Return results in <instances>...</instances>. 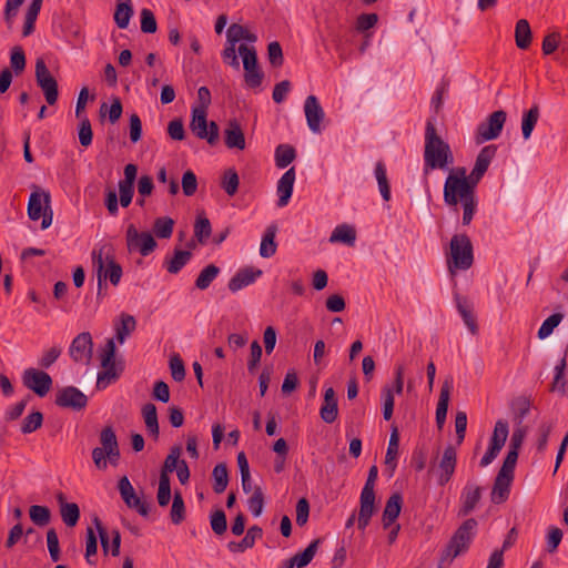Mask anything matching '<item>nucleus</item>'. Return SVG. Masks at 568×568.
<instances>
[{"mask_svg":"<svg viewBox=\"0 0 568 568\" xmlns=\"http://www.w3.org/2000/svg\"><path fill=\"white\" fill-rule=\"evenodd\" d=\"M136 322L132 315L123 314L121 325L116 327V339L123 343L125 338L135 329Z\"/></svg>","mask_w":568,"mask_h":568,"instance_id":"6e6d98bb","label":"nucleus"},{"mask_svg":"<svg viewBox=\"0 0 568 568\" xmlns=\"http://www.w3.org/2000/svg\"><path fill=\"white\" fill-rule=\"evenodd\" d=\"M262 275L261 270H253L252 267H246L240 270L229 282V290L233 293L242 290L243 287L255 282L257 277Z\"/></svg>","mask_w":568,"mask_h":568,"instance_id":"b1692460","label":"nucleus"},{"mask_svg":"<svg viewBox=\"0 0 568 568\" xmlns=\"http://www.w3.org/2000/svg\"><path fill=\"white\" fill-rule=\"evenodd\" d=\"M455 301L458 313L463 317L465 325L468 327L473 335H476L478 333V325L473 312L471 303L466 297L458 294L455 295Z\"/></svg>","mask_w":568,"mask_h":568,"instance_id":"a878e982","label":"nucleus"},{"mask_svg":"<svg viewBox=\"0 0 568 568\" xmlns=\"http://www.w3.org/2000/svg\"><path fill=\"white\" fill-rule=\"evenodd\" d=\"M80 120L79 130H78V136L79 142L82 146L88 148L92 143L93 132L91 122L88 119V116H83Z\"/></svg>","mask_w":568,"mask_h":568,"instance_id":"680f3d73","label":"nucleus"},{"mask_svg":"<svg viewBox=\"0 0 568 568\" xmlns=\"http://www.w3.org/2000/svg\"><path fill=\"white\" fill-rule=\"evenodd\" d=\"M125 241L129 252L138 251L142 256L151 254L158 245L150 232L140 233L134 224L128 225Z\"/></svg>","mask_w":568,"mask_h":568,"instance_id":"f8f14e48","label":"nucleus"},{"mask_svg":"<svg viewBox=\"0 0 568 568\" xmlns=\"http://www.w3.org/2000/svg\"><path fill=\"white\" fill-rule=\"evenodd\" d=\"M206 118L207 113L203 108H193L190 129L199 139L214 145L219 140V125L214 121L209 123Z\"/></svg>","mask_w":568,"mask_h":568,"instance_id":"6e6552de","label":"nucleus"},{"mask_svg":"<svg viewBox=\"0 0 568 568\" xmlns=\"http://www.w3.org/2000/svg\"><path fill=\"white\" fill-rule=\"evenodd\" d=\"M248 509L253 516L258 517L264 508V494L261 487H255L252 496L247 500Z\"/></svg>","mask_w":568,"mask_h":568,"instance_id":"69168bd1","label":"nucleus"},{"mask_svg":"<svg viewBox=\"0 0 568 568\" xmlns=\"http://www.w3.org/2000/svg\"><path fill=\"white\" fill-rule=\"evenodd\" d=\"M219 273L220 268L216 265L210 264L205 266L199 274L195 281V286L202 291L206 290L211 285V283L216 278Z\"/></svg>","mask_w":568,"mask_h":568,"instance_id":"a18cd8bd","label":"nucleus"},{"mask_svg":"<svg viewBox=\"0 0 568 568\" xmlns=\"http://www.w3.org/2000/svg\"><path fill=\"white\" fill-rule=\"evenodd\" d=\"M375 511V494L361 493L358 517L372 519Z\"/></svg>","mask_w":568,"mask_h":568,"instance_id":"864d4df0","label":"nucleus"},{"mask_svg":"<svg viewBox=\"0 0 568 568\" xmlns=\"http://www.w3.org/2000/svg\"><path fill=\"white\" fill-rule=\"evenodd\" d=\"M262 535H263V530L261 527H258L256 525L252 526L248 528L245 537H243V539L241 541H239V542L231 541V542H229L227 548L232 552H243L246 549L252 548L255 545V541L257 539L262 538Z\"/></svg>","mask_w":568,"mask_h":568,"instance_id":"cd10ccee","label":"nucleus"},{"mask_svg":"<svg viewBox=\"0 0 568 568\" xmlns=\"http://www.w3.org/2000/svg\"><path fill=\"white\" fill-rule=\"evenodd\" d=\"M277 232V226L275 224H271L267 226L261 242L260 246V255L262 257H271L276 253V242H275V235Z\"/></svg>","mask_w":568,"mask_h":568,"instance_id":"2f4dec72","label":"nucleus"},{"mask_svg":"<svg viewBox=\"0 0 568 568\" xmlns=\"http://www.w3.org/2000/svg\"><path fill=\"white\" fill-rule=\"evenodd\" d=\"M239 53L243 60V68L245 70V83L250 88L260 87L263 80V72L260 70L257 65V54L255 49L253 47L240 44Z\"/></svg>","mask_w":568,"mask_h":568,"instance_id":"4468645a","label":"nucleus"},{"mask_svg":"<svg viewBox=\"0 0 568 568\" xmlns=\"http://www.w3.org/2000/svg\"><path fill=\"white\" fill-rule=\"evenodd\" d=\"M474 262L473 244L466 234H455L449 244L447 267L450 274L456 270H468Z\"/></svg>","mask_w":568,"mask_h":568,"instance_id":"39448f33","label":"nucleus"},{"mask_svg":"<svg viewBox=\"0 0 568 568\" xmlns=\"http://www.w3.org/2000/svg\"><path fill=\"white\" fill-rule=\"evenodd\" d=\"M115 343L112 338L106 341L103 353L101 354V366L102 372L98 374L97 387L99 389L105 388L112 379H116L122 372V366L116 365L115 356Z\"/></svg>","mask_w":568,"mask_h":568,"instance_id":"0eeeda50","label":"nucleus"},{"mask_svg":"<svg viewBox=\"0 0 568 568\" xmlns=\"http://www.w3.org/2000/svg\"><path fill=\"white\" fill-rule=\"evenodd\" d=\"M509 434L508 423L504 419L496 422L489 445L503 449Z\"/></svg>","mask_w":568,"mask_h":568,"instance_id":"c03bdc74","label":"nucleus"},{"mask_svg":"<svg viewBox=\"0 0 568 568\" xmlns=\"http://www.w3.org/2000/svg\"><path fill=\"white\" fill-rule=\"evenodd\" d=\"M57 500L60 506V515L68 527H74L80 518V509L75 503H67L63 493L57 494Z\"/></svg>","mask_w":568,"mask_h":568,"instance_id":"393cba45","label":"nucleus"},{"mask_svg":"<svg viewBox=\"0 0 568 568\" xmlns=\"http://www.w3.org/2000/svg\"><path fill=\"white\" fill-rule=\"evenodd\" d=\"M267 58L272 67L280 68L283 65V50L277 41H273L267 45Z\"/></svg>","mask_w":568,"mask_h":568,"instance_id":"774afa93","label":"nucleus"},{"mask_svg":"<svg viewBox=\"0 0 568 568\" xmlns=\"http://www.w3.org/2000/svg\"><path fill=\"white\" fill-rule=\"evenodd\" d=\"M141 18V31L143 33H155L158 30V23L154 13L148 9L143 8L140 12Z\"/></svg>","mask_w":568,"mask_h":568,"instance_id":"0e129e2a","label":"nucleus"},{"mask_svg":"<svg viewBox=\"0 0 568 568\" xmlns=\"http://www.w3.org/2000/svg\"><path fill=\"white\" fill-rule=\"evenodd\" d=\"M450 390L452 383L449 381H445L440 389L439 399L436 408V424L439 429L443 428L446 420L450 398Z\"/></svg>","mask_w":568,"mask_h":568,"instance_id":"c85d7f7f","label":"nucleus"},{"mask_svg":"<svg viewBox=\"0 0 568 568\" xmlns=\"http://www.w3.org/2000/svg\"><path fill=\"white\" fill-rule=\"evenodd\" d=\"M54 403L63 408L81 410L88 404V397L79 388L67 386L58 390Z\"/></svg>","mask_w":568,"mask_h":568,"instance_id":"f3484780","label":"nucleus"},{"mask_svg":"<svg viewBox=\"0 0 568 568\" xmlns=\"http://www.w3.org/2000/svg\"><path fill=\"white\" fill-rule=\"evenodd\" d=\"M513 407L516 426H524V419L530 412V400L526 397H519L513 403Z\"/></svg>","mask_w":568,"mask_h":568,"instance_id":"5fc2aeb1","label":"nucleus"},{"mask_svg":"<svg viewBox=\"0 0 568 568\" xmlns=\"http://www.w3.org/2000/svg\"><path fill=\"white\" fill-rule=\"evenodd\" d=\"M477 526L478 524L475 518L466 519L454 532L443 552L440 561L450 562L453 559L467 551L475 536Z\"/></svg>","mask_w":568,"mask_h":568,"instance_id":"423d86ee","label":"nucleus"},{"mask_svg":"<svg viewBox=\"0 0 568 568\" xmlns=\"http://www.w3.org/2000/svg\"><path fill=\"white\" fill-rule=\"evenodd\" d=\"M483 495V488L476 483L468 481L460 494L458 517H466L475 510Z\"/></svg>","mask_w":568,"mask_h":568,"instance_id":"a211bd4d","label":"nucleus"},{"mask_svg":"<svg viewBox=\"0 0 568 568\" xmlns=\"http://www.w3.org/2000/svg\"><path fill=\"white\" fill-rule=\"evenodd\" d=\"M132 0H116L114 22L120 29H126L133 16Z\"/></svg>","mask_w":568,"mask_h":568,"instance_id":"c756f323","label":"nucleus"},{"mask_svg":"<svg viewBox=\"0 0 568 568\" xmlns=\"http://www.w3.org/2000/svg\"><path fill=\"white\" fill-rule=\"evenodd\" d=\"M304 112L310 130L313 133H320L321 123L324 120L325 113L315 95H308L305 99Z\"/></svg>","mask_w":568,"mask_h":568,"instance_id":"6ab92c4d","label":"nucleus"},{"mask_svg":"<svg viewBox=\"0 0 568 568\" xmlns=\"http://www.w3.org/2000/svg\"><path fill=\"white\" fill-rule=\"evenodd\" d=\"M296 152L292 145L280 144L275 150V163L280 169L288 166L295 159Z\"/></svg>","mask_w":568,"mask_h":568,"instance_id":"79ce46f5","label":"nucleus"},{"mask_svg":"<svg viewBox=\"0 0 568 568\" xmlns=\"http://www.w3.org/2000/svg\"><path fill=\"white\" fill-rule=\"evenodd\" d=\"M142 416L145 423L146 430L154 439L159 437V420L156 407L152 403H148L142 407Z\"/></svg>","mask_w":568,"mask_h":568,"instance_id":"72a5a7b5","label":"nucleus"},{"mask_svg":"<svg viewBox=\"0 0 568 568\" xmlns=\"http://www.w3.org/2000/svg\"><path fill=\"white\" fill-rule=\"evenodd\" d=\"M457 465V453L456 449L448 445L436 463L435 460L430 464L429 474H434L437 479L438 486H445L447 483L450 481L455 474Z\"/></svg>","mask_w":568,"mask_h":568,"instance_id":"1a4fd4ad","label":"nucleus"},{"mask_svg":"<svg viewBox=\"0 0 568 568\" xmlns=\"http://www.w3.org/2000/svg\"><path fill=\"white\" fill-rule=\"evenodd\" d=\"M156 499L161 507H166L169 505L171 499V485L169 475H160Z\"/></svg>","mask_w":568,"mask_h":568,"instance_id":"4d7b16f0","label":"nucleus"},{"mask_svg":"<svg viewBox=\"0 0 568 568\" xmlns=\"http://www.w3.org/2000/svg\"><path fill=\"white\" fill-rule=\"evenodd\" d=\"M174 221L171 217L163 216L155 219L153 232L159 239H169L172 236Z\"/></svg>","mask_w":568,"mask_h":568,"instance_id":"8fccbe9b","label":"nucleus"},{"mask_svg":"<svg viewBox=\"0 0 568 568\" xmlns=\"http://www.w3.org/2000/svg\"><path fill=\"white\" fill-rule=\"evenodd\" d=\"M540 116L538 104H534L527 112L523 114L521 119V133L525 140L531 136L534 128Z\"/></svg>","mask_w":568,"mask_h":568,"instance_id":"f704fd0d","label":"nucleus"},{"mask_svg":"<svg viewBox=\"0 0 568 568\" xmlns=\"http://www.w3.org/2000/svg\"><path fill=\"white\" fill-rule=\"evenodd\" d=\"M92 263L97 274L98 292L97 301L101 302L108 294L106 280L113 286H116L122 277V266L115 261L114 256L105 252V246L92 252Z\"/></svg>","mask_w":568,"mask_h":568,"instance_id":"7ed1b4c3","label":"nucleus"},{"mask_svg":"<svg viewBox=\"0 0 568 568\" xmlns=\"http://www.w3.org/2000/svg\"><path fill=\"white\" fill-rule=\"evenodd\" d=\"M192 253L190 251L175 250L170 258H165L164 266L171 274L179 273L191 260Z\"/></svg>","mask_w":568,"mask_h":568,"instance_id":"473e14b6","label":"nucleus"},{"mask_svg":"<svg viewBox=\"0 0 568 568\" xmlns=\"http://www.w3.org/2000/svg\"><path fill=\"white\" fill-rule=\"evenodd\" d=\"M43 423V415L40 412L29 414L22 423L21 432L23 434H31L39 429Z\"/></svg>","mask_w":568,"mask_h":568,"instance_id":"e2e57ef3","label":"nucleus"},{"mask_svg":"<svg viewBox=\"0 0 568 568\" xmlns=\"http://www.w3.org/2000/svg\"><path fill=\"white\" fill-rule=\"evenodd\" d=\"M454 163L450 146L436 132L434 124L428 121L425 129L424 174L436 169H447Z\"/></svg>","mask_w":568,"mask_h":568,"instance_id":"f03ea898","label":"nucleus"},{"mask_svg":"<svg viewBox=\"0 0 568 568\" xmlns=\"http://www.w3.org/2000/svg\"><path fill=\"white\" fill-rule=\"evenodd\" d=\"M403 505V497L400 494H393L386 501L385 508L382 515V523L385 529L393 526L395 520L398 518Z\"/></svg>","mask_w":568,"mask_h":568,"instance_id":"4be33fe9","label":"nucleus"},{"mask_svg":"<svg viewBox=\"0 0 568 568\" xmlns=\"http://www.w3.org/2000/svg\"><path fill=\"white\" fill-rule=\"evenodd\" d=\"M23 385L39 397H44L52 387L51 376L37 368H27L22 374Z\"/></svg>","mask_w":568,"mask_h":568,"instance_id":"2eb2a0df","label":"nucleus"},{"mask_svg":"<svg viewBox=\"0 0 568 568\" xmlns=\"http://www.w3.org/2000/svg\"><path fill=\"white\" fill-rule=\"evenodd\" d=\"M497 152V146L494 144L484 146L475 161V165L469 173V178L475 181V183H479L486 171L488 170V166L491 162V160L495 158Z\"/></svg>","mask_w":568,"mask_h":568,"instance_id":"aec40b11","label":"nucleus"},{"mask_svg":"<svg viewBox=\"0 0 568 568\" xmlns=\"http://www.w3.org/2000/svg\"><path fill=\"white\" fill-rule=\"evenodd\" d=\"M320 542V538L313 540L303 552L296 554L295 556L292 557L297 568H304L312 561L317 551Z\"/></svg>","mask_w":568,"mask_h":568,"instance_id":"de8ad7c7","label":"nucleus"},{"mask_svg":"<svg viewBox=\"0 0 568 568\" xmlns=\"http://www.w3.org/2000/svg\"><path fill=\"white\" fill-rule=\"evenodd\" d=\"M30 519L34 525L43 527L51 519V511L47 506L33 505L29 508Z\"/></svg>","mask_w":568,"mask_h":568,"instance_id":"603ef678","label":"nucleus"},{"mask_svg":"<svg viewBox=\"0 0 568 568\" xmlns=\"http://www.w3.org/2000/svg\"><path fill=\"white\" fill-rule=\"evenodd\" d=\"M42 1L43 0H32L29 4L24 17V24L22 30L23 37H29L34 31V23L41 10Z\"/></svg>","mask_w":568,"mask_h":568,"instance_id":"e433bc0d","label":"nucleus"},{"mask_svg":"<svg viewBox=\"0 0 568 568\" xmlns=\"http://www.w3.org/2000/svg\"><path fill=\"white\" fill-rule=\"evenodd\" d=\"M239 184L240 179L237 172L234 169L225 170L221 181V187L225 193L233 196L237 192Z\"/></svg>","mask_w":568,"mask_h":568,"instance_id":"49530a36","label":"nucleus"},{"mask_svg":"<svg viewBox=\"0 0 568 568\" xmlns=\"http://www.w3.org/2000/svg\"><path fill=\"white\" fill-rule=\"evenodd\" d=\"M565 368H566V358H561L559 364L555 367V377L551 384L552 392H559L561 394H566V381H565Z\"/></svg>","mask_w":568,"mask_h":568,"instance_id":"052dcab7","label":"nucleus"},{"mask_svg":"<svg viewBox=\"0 0 568 568\" xmlns=\"http://www.w3.org/2000/svg\"><path fill=\"white\" fill-rule=\"evenodd\" d=\"M170 518L174 525H179L185 519V506L180 491L174 493Z\"/></svg>","mask_w":568,"mask_h":568,"instance_id":"09e8293b","label":"nucleus"},{"mask_svg":"<svg viewBox=\"0 0 568 568\" xmlns=\"http://www.w3.org/2000/svg\"><path fill=\"white\" fill-rule=\"evenodd\" d=\"M212 232L210 220L204 215H199L194 225V235L200 243H205Z\"/></svg>","mask_w":568,"mask_h":568,"instance_id":"13d9d810","label":"nucleus"},{"mask_svg":"<svg viewBox=\"0 0 568 568\" xmlns=\"http://www.w3.org/2000/svg\"><path fill=\"white\" fill-rule=\"evenodd\" d=\"M181 454V446H173L163 463L160 475H169L170 473L174 471L180 466L182 460L180 459Z\"/></svg>","mask_w":568,"mask_h":568,"instance_id":"3c124183","label":"nucleus"},{"mask_svg":"<svg viewBox=\"0 0 568 568\" xmlns=\"http://www.w3.org/2000/svg\"><path fill=\"white\" fill-rule=\"evenodd\" d=\"M398 446H399L398 429H397V427L394 426L393 429H392V433H390V437H389V442H388V447H387V452H386V456H385V464L392 470H394L396 468V459H397V455H398Z\"/></svg>","mask_w":568,"mask_h":568,"instance_id":"ea45409f","label":"nucleus"},{"mask_svg":"<svg viewBox=\"0 0 568 568\" xmlns=\"http://www.w3.org/2000/svg\"><path fill=\"white\" fill-rule=\"evenodd\" d=\"M375 178L378 183V189L384 201L390 200V186L386 174V166L383 162H377L375 165Z\"/></svg>","mask_w":568,"mask_h":568,"instance_id":"37998d69","label":"nucleus"},{"mask_svg":"<svg viewBox=\"0 0 568 568\" xmlns=\"http://www.w3.org/2000/svg\"><path fill=\"white\" fill-rule=\"evenodd\" d=\"M36 81L42 90L48 104L53 105L59 98L58 82L50 73L43 59L36 61Z\"/></svg>","mask_w":568,"mask_h":568,"instance_id":"ddd939ff","label":"nucleus"},{"mask_svg":"<svg viewBox=\"0 0 568 568\" xmlns=\"http://www.w3.org/2000/svg\"><path fill=\"white\" fill-rule=\"evenodd\" d=\"M28 215L30 220L37 221L42 217L41 227L48 229L52 223V211L50 209V194L43 192L31 193L28 202Z\"/></svg>","mask_w":568,"mask_h":568,"instance_id":"9b49d317","label":"nucleus"},{"mask_svg":"<svg viewBox=\"0 0 568 568\" xmlns=\"http://www.w3.org/2000/svg\"><path fill=\"white\" fill-rule=\"evenodd\" d=\"M212 477L214 479L213 490L216 494L224 493L229 484V473L226 465L224 463L217 464L213 468Z\"/></svg>","mask_w":568,"mask_h":568,"instance_id":"a19ab883","label":"nucleus"},{"mask_svg":"<svg viewBox=\"0 0 568 568\" xmlns=\"http://www.w3.org/2000/svg\"><path fill=\"white\" fill-rule=\"evenodd\" d=\"M476 186L477 183L467 176L465 168L450 170L444 184V202L455 209L460 204L464 225L470 224L477 211Z\"/></svg>","mask_w":568,"mask_h":568,"instance_id":"f257e3e1","label":"nucleus"},{"mask_svg":"<svg viewBox=\"0 0 568 568\" xmlns=\"http://www.w3.org/2000/svg\"><path fill=\"white\" fill-rule=\"evenodd\" d=\"M513 478L503 477L497 475L491 489L490 498L494 504H501L506 501L509 496V488Z\"/></svg>","mask_w":568,"mask_h":568,"instance_id":"7c9ffc66","label":"nucleus"},{"mask_svg":"<svg viewBox=\"0 0 568 568\" xmlns=\"http://www.w3.org/2000/svg\"><path fill=\"white\" fill-rule=\"evenodd\" d=\"M224 142L229 149H245V136L236 121H230L224 130Z\"/></svg>","mask_w":568,"mask_h":568,"instance_id":"bb28decb","label":"nucleus"},{"mask_svg":"<svg viewBox=\"0 0 568 568\" xmlns=\"http://www.w3.org/2000/svg\"><path fill=\"white\" fill-rule=\"evenodd\" d=\"M92 353L93 341L89 332H83L77 335L69 347L70 357L75 363L84 365H88L91 362Z\"/></svg>","mask_w":568,"mask_h":568,"instance_id":"dca6fc26","label":"nucleus"},{"mask_svg":"<svg viewBox=\"0 0 568 568\" xmlns=\"http://www.w3.org/2000/svg\"><path fill=\"white\" fill-rule=\"evenodd\" d=\"M320 415L321 418L327 424H332L337 419L338 406L335 390L333 387H327L325 389L324 402L320 409Z\"/></svg>","mask_w":568,"mask_h":568,"instance_id":"5701e85b","label":"nucleus"},{"mask_svg":"<svg viewBox=\"0 0 568 568\" xmlns=\"http://www.w3.org/2000/svg\"><path fill=\"white\" fill-rule=\"evenodd\" d=\"M226 38L229 43H237L241 40H246L248 42H255L257 40L256 34L248 31L246 28L239 23H232L227 31Z\"/></svg>","mask_w":568,"mask_h":568,"instance_id":"c9c22d12","label":"nucleus"},{"mask_svg":"<svg viewBox=\"0 0 568 568\" xmlns=\"http://www.w3.org/2000/svg\"><path fill=\"white\" fill-rule=\"evenodd\" d=\"M554 429V422H541L538 427L537 450L544 453L547 448L548 437Z\"/></svg>","mask_w":568,"mask_h":568,"instance_id":"338daca9","label":"nucleus"},{"mask_svg":"<svg viewBox=\"0 0 568 568\" xmlns=\"http://www.w3.org/2000/svg\"><path fill=\"white\" fill-rule=\"evenodd\" d=\"M516 45L519 49H527L531 43V30L526 19H520L516 23L515 29Z\"/></svg>","mask_w":568,"mask_h":568,"instance_id":"4c0bfd02","label":"nucleus"},{"mask_svg":"<svg viewBox=\"0 0 568 568\" xmlns=\"http://www.w3.org/2000/svg\"><path fill=\"white\" fill-rule=\"evenodd\" d=\"M562 318L564 315L561 313H555L550 315L548 318H546L538 329V337L540 339L548 337L552 333V331L560 324Z\"/></svg>","mask_w":568,"mask_h":568,"instance_id":"bf43d9fd","label":"nucleus"},{"mask_svg":"<svg viewBox=\"0 0 568 568\" xmlns=\"http://www.w3.org/2000/svg\"><path fill=\"white\" fill-rule=\"evenodd\" d=\"M507 113L504 110L494 111L488 118L481 122L475 132V141L481 144L486 141L497 139L505 125Z\"/></svg>","mask_w":568,"mask_h":568,"instance_id":"9d476101","label":"nucleus"},{"mask_svg":"<svg viewBox=\"0 0 568 568\" xmlns=\"http://www.w3.org/2000/svg\"><path fill=\"white\" fill-rule=\"evenodd\" d=\"M356 240V232L354 227L342 224L334 229L333 233L331 234L329 242H342L349 246H353Z\"/></svg>","mask_w":568,"mask_h":568,"instance_id":"58836bf2","label":"nucleus"},{"mask_svg":"<svg viewBox=\"0 0 568 568\" xmlns=\"http://www.w3.org/2000/svg\"><path fill=\"white\" fill-rule=\"evenodd\" d=\"M295 182V169L291 168L288 169L278 180L277 182V194H278V201L277 205L280 207H283L287 205L292 193H293V186Z\"/></svg>","mask_w":568,"mask_h":568,"instance_id":"412c9836","label":"nucleus"},{"mask_svg":"<svg viewBox=\"0 0 568 568\" xmlns=\"http://www.w3.org/2000/svg\"><path fill=\"white\" fill-rule=\"evenodd\" d=\"M100 447L92 450V459L98 469L104 470L108 462L116 466L120 459V448L116 435L111 426L104 427L100 433Z\"/></svg>","mask_w":568,"mask_h":568,"instance_id":"20e7f679","label":"nucleus"}]
</instances>
